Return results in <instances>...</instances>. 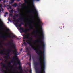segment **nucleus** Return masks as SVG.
<instances>
[{"label":"nucleus","mask_w":73,"mask_h":73,"mask_svg":"<svg viewBox=\"0 0 73 73\" xmlns=\"http://www.w3.org/2000/svg\"><path fill=\"white\" fill-rule=\"evenodd\" d=\"M9 35H11V34H9Z\"/></svg>","instance_id":"obj_56"},{"label":"nucleus","mask_w":73,"mask_h":73,"mask_svg":"<svg viewBox=\"0 0 73 73\" xmlns=\"http://www.w3.org/2000/svg\"><path fill=\"white\" fill-rule=\"evenodd\" d=\"M31 57H30V59L29 60V61H31Z\"/></svg>","instance_id":"obj_34"},{"label":"nucleus","mask_w":73,"mask_h":73,"mask_svg":"<svg viewBox=\"0 0 73 73\" xmlns=\"http://www.w3.org/2000/svg\"><path fill=\"white\" fill-rule=\"evenodd\" d=\"M6 31L7 32H8V31H9V29H6Z\"/></svg>","instance_id":"obj_29"},{"label":"nucleus","mask_w":73,"mask_h":73,"mask_svg":"<svg viewBox=\"0 0 73 73\" xmlns=\"http://www.w3.org/2000/svg\"><path fill=\"white\" fill-rule=\"evenodd\" d=\"M26 50L27 51V52H28V51H29V48H28L27 47L26 49Z\"/></svg>","instance_id":"obj_19"},{"label":"nucleus","mask_w":73,"mask_h":73,"mask_svg":"<svg viewBox=\"0 0 73 73\" xmlns=\"http://www.w3.org/2000/svg\"><path fill=\"white\" fill-rule=\"evenodd\" d=\"M30 35H31V34L29 33L27 35H25V34H23V39H29V40H26V41L27 43L29 45L31 48H32L33 49H34V50H36V53L37 54H39L40 52H38V50H37L36 48H35L34 47L33 44L31 43L32 41L33 38H29V36H30Z\"/></svg>","instance_id":"obj_2"},{"label":"nucleus","mask_w":73,"mask_h":73,"mask_svg":"<svg viewBox=\"0 0 73 73\" xmlns=\"http://www.w3.org/2000/svg\"><path fill=\"white\" fill-rule=\"evenodd\" d=\"M1 60V59H0V60Z\"/></svg>","instance_id":"obj_54"},{"label":"nucleus","mask_w":73,"mask_h":73,"mask_svg":"<svg viewBox=\"0 0 73 73\" xmlns=\"http://www.w3.org/2000/svg\"><path fill=\"white\" fill-rule=\"evenodd\" d=\"M0 1H1V0H0Z\"/></svg>","instance_id":"obj_55"},{"label":"nucleus","mask_w":73,"mask_h":73,"mask_svg":"<svg viewBox=\"0 0 73 73\" xmlns=\"http://www.w3.org/2000/svg\"><path fill=\"white\" fill-rule=\"evenodd\" d=\"M4 16L5 17H7V15H6V14H5V15H4Z\"/></svg>","instance_id":"obj_36"},{"label":"nucleus","mask_w":73,"mask_h":73,"mask_svg":"<svg viewBox=\"0 0 73 73\" xmlns=\"http://www.w3.org/2000/svg\"><path fill=\"white\" fill-rule=\"evenodd\" d=\"M5 14H6V15H8V13L6 12L5 13Z\"/></svg>","instance_id":"obj_32"},{"label":"nucleus","mask_w":73,"mask_h":73,"mask_svg":"<svg viewBox=\"0 0 73 73\" xmlns=\"http://www.w3.org/2000/svg\"><path fill=\"white\" fill-rule=\"evenodd\" d=\"M29 12H30V13H32V11H29Z\"/></svg>","instance_id":"obj_35"},{"label":"nucleus","mask_w":73,"mask_h":73,"mask_svg":"<svg viewBox=\"0 0 73 73\" xmlns=\"http://www.w3.org/2000/svg\"><path fill=\"white\" fill-rule=\"evenodd\" d=\"M34 64L35 67L37 66V65H39V64L38 63L36 62H34Z\"/></svg>","instance_id":"obj_14"},{"label":"nucleus","mask_w":73,"mask_h":73,"mask_svg":"<svg viewBox=\"0 0 73 73\" xmlns=\"http://www.w3.org/2000/svg\"><path fill=\"white\" fill-rule=\"evenodd\" d=\"M16 65V63H14L13 64V65Z\"/></svg>","instance_id":"obj_38"},{"label":"nucleus","mask_w":73,"mask_h":73,"mask_svg":"<svg viewBox=\"0 0 73 73\" xmlns=\"http://www.w3.org/2000/svg\"><path fill=\"white\" fill-rule=\"evenodd\" d=\"M3 2L4 3H5V1H4Z\"/></svg>","instance_id":"obj_48"},{"label":"nucleus","mask_w":73,"mask_h":73,"mask_svg":"<svg viewBox=\"0 0 73 73\" xmlns=\"http://www.w3.org/2000/svg\"><path fill=\"white\" fill-rule=\"evenodd\" d=\"M43 62H42V56L40 57V59H39V61L40 63L41 68L40 71H38L39 73H45V55H43Z\"/></svg>","instance_id":"obj_3"},{"label":"nucleus","mask_w":73,"mask_h":73,"mask_svg":"<svg viewBox=\"0 0 73 73\" xmlns=\"http://www.w3.org/2000/svg\"><path fill=\"white\" fill-rule=\"evenodd\" d=\"M23 9V8H21V9L19 8L18 9L17 12H17V13H20V12L21 13H19V14H15V16L18 17L19 16V15L20 18L19 19V20H22L23 21V22H24L25 24L26 25H25V27H27V25H29V24L27 23V22H25V20L24 19V15L23 14V13H22L21 10H21Z\"/></svg>","instance_id":"obj_4"},{"label":"nucleus","mask_w":73,"mask_h":73,"mask_svg":"<svg viewBox=\"0 0 73 73\" xmlns=\"http://www.w3.org/2000/svg\"><path fill=\"white\" fill-rule=\"evenodd\" d=\"M17 4L16 3H15L12 6L13 7H16L17 6Z\"/></svg>","instance_id":"obj_18"},{"label":"nucleus","mask_w":73,"mask_h":73,"mask_svg":"<svg viewBox=\"0 0 73 73\" xmlns=\"http://www.w3.org/2000/svg\"><path fill=\"white\" fill-rule=\"evenodd\" d=\"M12 16V14H10V16Z\"/></svg>","instance_id":"obj_40"},{"label":"nucleus","mask_w":73,"mask_h":73,"mask_svg":"<svg viewBox=\"0 0 73 73\" xmlns=\"http://www.w3.org/2000/svg\"><path fill=\"white\" fill-rule=\"evenodd\" d=\"M29 72L30 73H32V70H30V71H29Z\"/></svg>","instance_id":"obj_33"},{"label":"nucleus","mask_w":73,"mask_h":73,"mask_svg":"<svg viewBox=\"0 0 73 73\" xmlns=\"http://www.w3.org/2000/svg\"><path fill=\"white\" fill-rule=\"evenodd\" d=\"M29 28H30V30H32V29H33V27L31 26V27H29Z\"/></svg>","instance_id":"obj_20"},{"label":"nucleus","mask_w":73,"mask_h":73,"mask_svg":"<svg viewBox=\"0 0 73 73\" xmlns=\"http://www.w3.org/2000/svg\"><path fill=\"white\" fill-rule=\"evenodd\" d=\"M0 8H2V4H0Z\"/></svg>","instance_id":"obj_27"},{"label":"nucleus","mask_w":73,"mask_h":73,"mask_svg":"<svg viewBox=\"0 0 73 73\" xmlns=\"http://www.w3.org/2000/svg\"><path fill=\"white\" fill-rule=\"evenodd\" d=\"M7 52H10V53L11 52H12L13 53L15 52V53H13L14 55L15 56L13 57V59L14 60L15 59L16 60H18V56H17L20 55V53H19V52H17V50H16L14 51L12 50H7Z\"/></svg>","instance_id":"obj_5"},{"label":"nucleus","mask_w":73,"mask_h":73,"mask_svg":"<svg viewBox=\"0 0 73 73\" xmlns=\"http://www.w3.org/2000/svg\"><path fill=\"white\" fill-rule=\"evenodd\" d=\"M11 62H9L8 64V65H11Z\"/></svg>","instance_id":"obj_31"},{"label":"nucleus","mask_w":73,"mask_h":73,"mask_svg":"<svg viewBox=\"0 0 73 73\" xmlns=\"http://www.w3.org/2000/svg\"><path fill=\"white\" fill-rule=\"evenodd\" d=\"M5 52V51L4 50H2L0 51V54H5L4 52Z\"/></svg>","instance_id":"obj_16"},{"label":"nucleus","mask_w":73,"mask_h":73,"mask_svg":"<svg viewBox=\"0 0 73 73\" xmlns=\"http://www.w3.org/2000/svg\"><path fill=\"white\" fill-rule=\"evenodd\" d=\"M11 3H13L15 1V0H11Z\"/></svg>","instance_id":"obj_23"},{"label":"nucleus","mask_w":73,"mask_h":73,"mask_svg":"<svg viewBox=\"0 0 73 73\" xmlns=\"http://www.w3.org/2000/svg\"><path fill=\"white\" fill-rule=\"evenodd\" d=\"M9 68H13V66H9Z\"/></svg>","instance_id":"obj_24"},{"label":"nucleus","mask_w":73,"mask_h":73,"mask_svg":"<svg viewBox=\"0 0 73 73\" xmlns=\"http://www.w3.org/2000/svg\"><path fill=\"white\" fill-rule=\"evenodd\" d=\"M63 27V28H64V27H64V26Z\"/></svg>","instance_id":"obj_53"},{"label":"nucleus","mask_w":73,"mask_h":73,"mask_svg":"<svg viewBox=\"0 0 73 73\" xmlns=\"http://www.w3.org/2000/svg\"><path fill=\"white\" fill-rule=\"evenodd\" d=\"M31 24H33V20H32L31 21Z\"/></svg>","instance_id":"obj_28"},{"label":"nucleus","mask_w":73,"mask_h":73,"mask_svg":"<svg viewBox=\"0 0 73 73\" xmlns=\"http://www.w3.org/2000/svg\"><path fill=\"white\" fill-rule=\"evenodd\" d=\"M17 18V17H16L15 16H14L13 17V19L14 20H16V19Z\"/></svg>","instance_id":"obj_21"},{"label":"nucleus","mask_w":73,"mask_h":73,"mask_svg":"<svg viewBox=\"0 0 73 73\" xmlns=\"http://www.w3.org/2000/svg\"><path fill=\"white\" fill-rule=\"evenodd\" d=\"M1 48H2V49H4V50H5V48H4V47H3V46H0Z\"/></svg>","instance_id":"obj_25"},{"label":"nucleus","mask_w":73,"mask_h":73,"mask_svg":"<svg viewBox=\"0 0 73 73\" xmlns=\"http://www.w3.org/2000/svg\"><path fill=\"white\" fill-rule=\"evenodd\" d=\"M7 23H8V24H9V22H7Z\"/></svg>","instance_id":"obj_49"},{"label":"nucleus","mask_w":73,"mask_h":73,"mask_svg":"<svg viewBox=\"0 0 73 73\" xmlns=\"http://www.w3.org/2000/svg\"><path fill=\"white\" fill-rule=\"evenodd\" d=\"M16 21L17 23H19V22H20V21L19 20H16Z\"/></svg>","instance_id":"obj_26"},{"label":"nucleus","mask_w":73,"mask_h":73,"mask_svg":"<svg viewBox=\"0 0 73 73\" xmlns=\"http://www.w3.org/2000/svg\"><path fill=\"white\" fill-rule=\"evenodd\" d=\"M0 21L1 22V25L0 26V27L2 29H3V28H4V26H3V22H2V21H1V19H0Z\"/></svg>","instance_id":"obj_12"},{"label":"nucleus","mask_w":73,"mask_h":73,"mask_svg":"<svg viewBox=\"0 0 73 73\" xmlns=\"http://www.w3.org/2000/svg\"><path fill=\"white\" fill-rule=\"evenodd\" d=\"M7 52H8L7 54L6 53H4V54H3V55H6V56L7 55V56H5L4 57V58H5V59H6V60H7V58H8V57H9V58H10V57L9 56V55H9V54L10 52L9 51H7Z\"/></svg>","instance_id":"obj_8"},{"label":"nucleus","mask_w":73,"mask_h":73,"mask_svg":"<svg viewBox=\"0 0 73 73\" xmlns=\"http://www.w3.org/2000/svg\"><path fill=\"white\" fill-rule=\"evenodd\" d=\"M0 44L1 45H2V44H3V45H5V44H4V43H2V42H1V43H0Z\"/></svg>","instance_id":"obj_22"},{"label":"nucleus","mask_w":73,"mask_h":73,"mask_svg":"<svg viewBox=\"0 0 73 73\" xmlns=\"http://www.w3.org/2000/svg\"><path fill=\"white\" fill-rule=\"evenodd\" d=\"M1 9H0V12H1Z\"/></svg>","instance_id":"obj_43"},{"label":"nucleus","mask_w":73,"mask_h":73,"mask_svg":"<svg viewBox=\"0 0 73 73\" xmlns=\"http://www.w3.org/2000/svg\"><path fill=\"white\" fill-rule=\"evenodd\" d=\"M34 33H36V32H35V31H34Z\"/></svg>","instance_id":"obj_46"},{"label":"nucleus","mask_w":73,"mask_h":73,"mask_svg":"<svg viewBox=\"0 0 73 73\" xmlns=\"http://www.w3.org/2000/svg\"><path fill=\"white\" fill-rule=\"evenodd\" d=\"M9 21H11V20H10V19L9 18H8Z\"/></svg>","instance_id":"obj_37"},{"label":"nucleus","mask_w":73,"mask_h":73,"mask_svg":"<svg viewBox=\"0 0 73 73\" xmlns=\"http://www.w3.org/2000/svg\"><path fill=\"white\" fill-rule=\"evenodd\" d=\"M9 8H10V9H11V7H9Z\"/></svg>","instance_id":"obj_47"},{"label":"nucleus","mask_w":73,"mask_h":73,"mask_svg":"<svg viewBox=\"0 0 73 73\" xmlns=\"http://www.w3.org/2000/svg\"><path fill=\"white\" fill-rule=\"evenodd\" d=\"M3 62H2L0 64V65H2L1 66L3 68H5V69H7V67L6 66V64L5 63H3Z\"/></svg>","instance_id":"obj_9"},{"label":"nucleus","mask_w":73,"mask_h":73,"mask_svg":"<svg viewBox=\"0 0 73 73\" xmlns=\"http://www.w3.org/2000/svg\"><path fill=\"white\" fill-rule=\"evenodd\" d=\"M27 54L29 55H30V54L29 53H27Z\"/></svg>","instance_id":"obj_39"},{"label":"nucleus","mask_w":73,"mask_h":73,"mask_svg":"<svg viewBox=\"0 0 73 73\" xmlns=\"http://www.w3.org/2000/svg\"><path fill=\"white\" fill-rule=\"evenodd\" d=\"M23 51V48H21L20 49V52H22Z\"/></svg>","instance_id":"obj_30"},{"label":"nucleus","mask_w":73,"mask_h":73,"mask_svg":"<svg viewBox=\"0 0 73 73\" xmlns=\"http://www.w3.org/2000/svg\"><path fill=\"white\" fill-rule=\"evenodd\" d=\"M23 42H25L24 43H23V44L24 45H25V46H26L27 45V43H26V42H25V41L26 42V40L25 41V40H23Z\"/></svg>","instance_id":"obj_17"},{"label":"nucleus","mask_w":73,"mask_h":73,"mask_svg":"<svg viewBox=\"0 0 73 73\" xmlns=\"http://www.w3.org/2000/svg\"><path fill=\"white\" fill-rule=\"evenodd\" d=\"M16 62H17V65H19L20 66L18 67H16V69H20L21 68V63H20V60H18V61Z\"/></svg>","instance_id":"obj_7"},{"label":"nucleus","mask_w":73,"mask_h":73,"mask_svg":"<svg viewBox=\"0 0 73 73\" xmlns=\"http://www.w3.org/2000/svg\"><path fill=\"white\" fill-rule=\"evenodd\" d=\"M39 49H41V47H39Z\"/></svg>","instance_id":"obj_50"},{"label":"nucleus","mask_w":73,"mask_h":73,"mask_svg":"<svg viewBox=\"0 0 73 73\" xmlns=\"http://www.w3.org/2000/svg\"><path fill=\"white\" fill-rule=\"evenodd\" d=\"M13 37H15L16 36L15 35H14V36H13Z\"/></svg>","instance_id":"obj_41"},{"label":"nucleus","mask_w":73,"mask_h":73,"mask_svg":"<svg viewBox=\"0 0 73 73\" xmlns=\"http://www.w3.org/2000/svg\"><path fill=\"white\" fill-rule=\"evenodd\" d=\"M25 3H23V4L19 3V4H21V6H22V8H23V7H24V6L23 5H25V4H27L28 3V2L27 1H25Z\"/></svg>","instance_id":"obj_13"},{"label":"nucleus","mask_w":73,"mask_h":73,"mask_svg":"<svg viewBox=\"0 0 73 73\" xmlns=\"http://www.w3.org/2000/svg\"><path fill=\"white\" fill-rule=\"evenodd\" d=\"M7 37H9V38H11L12 37V38L13 39V38L14 37L13 36H12L11 35H9L7 36H1V38H3L4 40H6V38Z\"/></svg>","instance_id":"obj_10"},{"label":"nucleus","mask_w":73,"mask_h":73,"mask_svg":"<svg viewBox=\"0 0 73 73\" xmlns=\"http://www.w3.org/2000/svg\"><path fill=\"white\" fill-rule=\"evenodd\" d=\"M0 35H1V33H0Z\"/></svg>","instance_id":"obj_52"},{"label":"nucleus","mask_w":73,"mask_h":73,"mask_svg":"<svg viewBox=\"0 0 73 73\" xmlns=\"http://www.w3.org/2000/svg\"><path fill=\"white\" fill-rule=\"evenodd\" d=\"M16 24L19 27H21V25H24V23L22 22H21V24L18 25V23H16Z\"/></svg>","instance_id":"obj_15"},{"label":"nucleus","mask_w":73,"mask_h":73,"mask_svg":"<svg viewBox=\"0 0 73 73\" xmlns=\"http://www.w3.org/2000/svg\"><path fill=\"white\" fill-rule=\"evenodd\" d=\"M20 29L21 30L22 32H25V34H27V32H29V31H30V29H26V30H25L23 27H21L20 28Z\"/></svg>","instance_id":"obj_6"},{"label":"nucleus","mask_w":73,"mask_h":73,"mask_svg":"<svg viewBox=\"0 0 73 73\" xmlns=\"http://www.w3.org/2000/svg\"><path fill=\"white\" fill-rule=\"evenodd\" d=\"M36 1H39L40 0H36ZM33 1L34 0H32V3L31 4H33V9H34V11L36 12V13L37 15V18L38 21L39 22V25H38L39 27H40V28H39V29H41V30L40 31V30L38 29V30L39 31V32H40V36L41 39L40 40L37 41H35V42H38L39 43H40V44H42H42H41L40 45V46L42 47V49L43 50L42 52V51L41 50H40V53L42 54L43 55V52H44V54L45 55V51L44 50L45 49V43H44V42L42 40V37L44 38V31H43V29L42 28V25H41V19L39 18V17L38 16V12H37V11L35 7H34V5H33Z\"/></svg>","instance_id":"obj_1"},{"label":"nucleus","mask_w":73,"mask_h":73,"mask_svg":"<svg viewBox=\"0 0 73 73\" xmlns=\"http://www.w3.org/2000/svg\"><path fill=\"white\" fill-rule=\"evenodd\" d=\"M7 60H6L5 61V62H7Z\"/></svg>","instance_id":"obj_44"},{"label":"nucleus","mask_w":73,"mask_h":73,"mask_svg":"<svg viewBox=\"0 0 73 73\" xmlns=\"http://www.w3.org/2000/svg\"><path fill=\"white\" fill-rule=\"evenodd\" d=\"M1 71H2V70H1Z\"/></svg>","instance_id":"obj_51"},{"label":"nucleus","mask_w":73,"mask_h":73,"mask_svg":"<svg viewBox=\"0 0 73 73\" xmlns=\"http://www.w3.org/2000/svg\"><path fill=\"white\" fill-rule=\"evenodd\" d=\"M11 42H10V44H12V45L13 46V47L14 48V49H16V46H15V45L13 44V40H12V39H11Z\"/></svg>","instance_id":"obj_11"},{"label":"nucleus","mask_w":73,"mask_h":73,"mask_svg":"<svg viewBox=\"0 0 73 73\" xmlns=\"http://www.w3.org/2000/svg\"><path fill=\"white\" fill-rule=\"evenodd\" d=\"M16 1H20L21 0H16Z\"/></svg>","instance_id":"obj_42"},{"label":"nucleus","mask_w":73,"mask_h":73,"mask_svg":"<svg viewBox=\"0 0 73 73\" xmlns=\"http://www.w3.org/2000/svg\"><path fill=\"white\" fill-rule=\"evenodd\" d=\"M34 37H36V36L35 35L34 36Z\"/></svg>","instance_id":"obj_45"}]
</instances>
